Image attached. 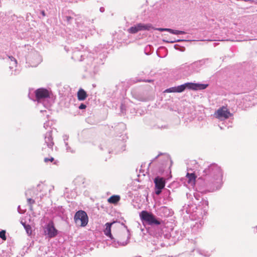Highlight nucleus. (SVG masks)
<instances>
[{
	"label": "nucleus",
	"mask_w": 257,
	"mask_h": 257,
	"mask_svg": "<svg viewBox=\"0 0 257 257\" xmlns=\"http://www.w3.org/2000/svg\"><path fill=\"white\" fill-rule=\"evenodd\" d=\"M35 95L37 101L41 102L49 97V92L46 89L39 88L36 90Z\"/></svg>",
	"instance_id": "1a4fd4ad"
},
{
	"label": "nucleus",
	"mask_w": 257,
	"mask_h": 257,
	"mask_svg": "<svg viewBox=\"0 0 257 257\" xmlns=\"http://www.w3.org/2000/svg\"><path fill=\"white\" fill-rule=\"evenodd\" d=\"M186 212L187 213H188V210H187L186 211Z\"/></svg>",
	"instance_id": "09e8293b"
},
{
	"label": "nucleus",
	"mask_w": 257,
	"mask_h": 257,
	"mask_svg": "<svg viewBox=\"0 0 257 257\" xmlns=\"http://www.w3.org/2000/svg\"><path fill=\"white\" fill-rule=\"evenodd\" d=\"M232 114L225 107L219 108L215 113L216 118L220 120L227 119L231 116Z\"/></svg>",
	"instance_id": "6e6552de"
},
{
	"label": "nucleus",
	"mask_w": 257,
	"mask_h": 257,
	"mask_svg": "<svg viewBox=\"0 0 257 257\" xmlns=\"http://www.w3.org/2000/svg\"><path fill=\"white\" fill-rule=\"evenodd\" d=\"M208 86V84H207L187 82L177 86V91L180 93L184 91L186 89L193 90H203L206 89Z\"/></svg>",
	"instance_id": "7ed1b4c3"
},
{
	"label": "nucleus",
	"mask_w": 257,
	"mask_h": 257,
	"mask_svg": "<svg viewBox=\"0 0 257 257\" xmlns=\"http://www.w3.org/2000/svg\"><path fill=\"white\" fill-rule=\"evenodd\" d=\"M89 59H90V60H90V61L91 62H92V58H90Z\"/></svg>",
	"instance_id": "c03bdc74"
},
{
	"label": "nucleus",
	"mask_w": 257,
	"mask_h": 257,
	"mask_svg": "<svg viewBox=\"0 0 257 257\" xmlns=\"http://www.w3.org/2000/svg\"><path fill=\"white\" fill-rule=\"evenodd\" d=\"M85 54L82 51L75 50L73 51L72 55V58L75 61H83L84 60Z\"/></svg>",
	"instance_id": "4468645a"
},
{
	"label": "nucleus",
	"mask_w": 257,
	"mask_h": 257,
	"mask_svg": "<svg viewBox=\"0 0 257 257\" xmlns=\"http://www.w3.org/2000/svg\"><path fill=\"white\" fill-rule=\"evenodd\" d=\"M183 209H182V211H184L185 210V206H183Z\"/></svg>",
	"instance_id": "79ce46f5"
},
{
	"label": "nucleus",
	"mask_w": 257,
	"mask_h": 257,
	"mask_svg": "<svg viewBox=\"0 0 257 257\" xmlns=\"http://www.w3.org/2000/svg\"><path fill=\"white\" fill-rule=\"evenodd\" d=\"M81 31H83L84 30L83 29H80Z\"/></svg>",
	"instance_id": "8fccbe9b"
},
{
	"label": "nucleus",
	"mask_w": 257,
	"mask_h": 257,
	"mask_svg": "<svg viewBox=\"0 0 257 257\" xmlns=\"http://www.w3.org/2000/svg\"><path fill=\"white\" fill-rule=\"evenodd\" d=\"M75 222L81 226H85L88 221L87 213L83 210H79L75 213L74 217Z\"/></svg>",
	"instance_id": "39448f33"
},
{
	"label": "nucleus",
	"mask_w": 257,
	"mask_h": 257,
	"mask_svg": "<svg viewBox=\"0 0 257 257\" xmlns=\"http://www.w3.org/2000/svg\"><path fill=\"white\" fill-rule=\"evenodd\" d=\"M104 10H105V9H104V8L103 7H101L100 8V9H99L100 12H101V13L104 12Z\"/></svg>",
	"instance_id": "f704fd0d"
},
{
	"label": "nucleus",
	"mask_w": 257,
	"mask_h": 257,
	"mask_svg": "<svg viewBox=\"0 0 257 257\" xmlns=\"http://www.w3.org/2000/svg\"><path fill=\"white\" fill-rule=\"evenodd\" d=\"M45 143L48 148L50 149L52 148L54 145V143L53 142L51 131H49L46 133L45 136Z\"/></svg>",
	"instance_id": "ddd939ff"
},
{
	"label": "nucleus",
	"mask_w": 257,
	"mask_h": 257,
	"mask_svg": "<svg viewBox=\"0 0 257 257\" xmlns=\"http://www.w3.org/2000/svg\"><path fill=\"white\" fill-rule=\"evenodd\" d=\"M169 32H170L171 34H175V35H181V34H184L185 33V32L184 31L173 30L171 29H169Z\"/></svg>",
	"instance_id": "412c9836"
},
{
	"label": "nucleus",
	"mask_w": 257,
	"mask_h": 257,
	"mask_svg": "<svg viewBox=\"0 0 257 257\" xmlns=\"http://www.w3.org/2000/svg\"><path fill=\"white\" fill-rule=\"evenodd\" d=\"M44 232L45 235H48L49 238H53L58 234V230L54 226L53 221H50L45 228Z\"/></svg>",
	"instance_id": "0eeeda50"
},
{
	"label": "nucleus",
	"mask_w": 257,
	"mask_h": 257,
	"mask_svg": "<svg viewBox=\"0 0 257 257\" xmlns=\"http://www.w3.org/2000/svg\"><path fill=\"white\" fill-rule=\"evenodd\" d=\"M204 224V221L201 219L198 222H196V224L195 226H197V227L199 228L201 227Z\"/></svg>",
	"instance_id": "a878e982"
},
{
	"label": "nucleus",
	"mask_w": 257,
	"mask_h": 257,
	"mask_svg": "<svg viewBox=\"0 0 257 257\" xmlns=\"http://www.w3.org/2000/svg\"><path fill=\"white\" fill-rule=\"evenodd\" d=\"M41 14L43 16H45V12L44 11H42L41 12Z\"/></svg>",
	"instance_id": "e433bc0d"
},
{
	"label": "nucleus",
	"mask_w": 257,
	"mask_h": 257,
	"mask_svg": "<svg viewBox=\"0 0 257 257\" xmlns=\"http://www.w3.org/2000/svg\"><path fill=\"white\" fill-rule=\"evenodd\" d=\"M205 204L206 205H208V202L207 201H205Z\"/></svg>",
	"instance_id": "ea45409f"
},
{
	"label": "nucleus",
	"mask_w": 257,
	"mask_h": 257,
	"mask_svg": "<svg viewBox=\"0 0 257 257\" xmlns=\"http://www.w3.org/2000/svg\"><path fill=\"white\" fill-rule=\"evenodd\" d=\"M87 97V93L84 89L80 88L77 92V97L79 100L83 101Z\"/></svg>",
	"instance_id": "f3484780"
},
{
	"label": "nucleus",
	"mask_w": 257,
	"mask_h": 257,
	"mask_svg": "<svg viewBox=\"0 0 257 257\" xmlns=\"http://www.w3.org/2000/svg\"><path fill=\"white\" fill-rule=\"evenodd\" d=\"M4 59H6L7 62L10 63V66L9 68L10 70H12L11 74L13 75H17L19 73V70H17L16 69L14 70H13L14 67H17V60L13 56L8 55H7V57Z\"/></svg>",
	"instance_id": "f8f14e48"
},
{
	"label": "nucleus",
	"mask_w": 257,
	"mask_h": 257,
	"mask_svg": "<svg viewBox=\"0 0 257 257\" xmlns=\"http://www.w3.org/2000/svg\"><path fill=\"white\" fill-rule=\"evenodd\" d=\"M204 175L209 178L208 185L211 186L212 190L220 188L222 184V172L220 167L215 164H210L203 171Z\"/></svg>",
	"instance_id": "f03ea898"
},
{
	"label": "nucleus",
	"mask_w": 257,
	"mask_h": 257,
	"mask_svg": "<svg viewBox=\"0 0 257 257\" xmlns=\"http://www.w3.org/2000/svg\"><path fill=\"white\" fill-rule=\"evenodd\" d=\"M186 177L188 179V183L190 184H194L196 178L195 174L194 173H187L186 174Z\"/></svg>",
	"instance_id": "6ab92c4d"
},
{
	"label": "nucleus",
	"mask_w": 257,
	"mask_h": 257,
	"mask_svg": "<svg viewBox=\"0 0 257 257\" xmlns=\"http://www.w3.org/2000/svg\"><path fill=\"white\" fill-rule=\"evenodd\" d=\"M178 46V45H175L174 46V48H175L176 49L178 50V47H177Z\"/></svg>",
	"instance_id": "4c0bfd02"
},
{
	"label": "nucleus",
	"mask_w": 257,
	"mask_h": 257,
	"mask_svg": "<svg viewBox=\"0 0 257 257\" xmlns=\"http://www.w3.org/2000/svg\"><path fill=\"white\" fill-rule=\"evenodd\" d=\"M159 155H158L157 156H156V158H157L159 157Z\"/></svg>",
	"instance_id": "49530a36"
},
{
	"label": "nucleus",
	"mask_w": 257,
	"mask_h": 257,
	"mask_svg": "<svg viewBox=\"0 0 257 257\" xmlns=\"http://www.w3.org/2000/svg\"><path fill=\"white\" fill-rule=\"evenodd\" d=\"M83 24L85 25V27H88L87 24H85V22H83Z\"/></svg>",
	"instance_id": "58836bf2"
},
{
	"label": "nucleus",
	"mask_w": 257,
	"mask_h": 257,
	"mask_svg": "<svg viewBox=\"0 0 257 257\" xmlns=\"http://www.w3.org/2000/svg\"><path fill=\"white\" fill-rule=\"evenodd\" d=\"M152 28L151 24H138L136 25L131 27L127 30L131 34H136L138 32L142 30H150Z\"/></svg>",
	"instance_id": "423d86ee"
},
{
	"label": "nucleus",
	"mask_w": 257,
	"mask_h": 257,
	"mask_svg": "<svg viewBox=\"0 0 257 257\" xmlns=\"http://www.w3.org/2000/svg\"><path fill=\"white\" fill-rule=\"evenodd\" d=\"M120 197L119 195H114L108 199V202L111 204H116L120 200Z\"/></svg>",
	"instance_id": "a211bd4d"
},
{
	"label": "nucleus",
	"mask_w": 257,
	"mask_h": 257,
	"mask_svg": "<svg viewBox=\"0 0 257 257\" xmlns=\"http://www.w3.org/2000/svg\"><path fill=\"white\" fill-rule=\"evenodd\" d=\"M65 146L66 147V150L68 152H71L73 153L75 152L74 150H73L70 147L68 146V144L67 142H65Z\"/></svg>",
	"instance_id": "b1692460"
},
{
	"label": "nucleus",
	"mask_w": 257,
	"mask_h": 257,
	"mask_svg": "<svg viewBox=\"0 0 257 257\" xmlns=\"http://www.w3.org/2000/svg\"><path fill=\"white\" fill-rule=\"evenodd\" d=\"M172 210L167 207L162 206L159 209L160 215L162 216L167 217L172 214Z\"/></svg>",
	"instance_id": "2eb2a0df"
},
{
	"label": "nucleus",
	"mask_w": 257,
	"mask_h": 257,
	"mask_svg": "<svg viewBox=\"0 0 257 257\" xmlns=\"http://www.w3.org/2000/svg\"><path fill=\"white\" fill-rule=\"evenodd\" d=\"M114 223L107 222L105 224V228L104 230V234L111 239L113 240L112 245L115 247H117L119 246H124L127 244V239L126 241H116L113 237L111 233V227Z\"/></svg>",
	"instance_id": "20e7f679"
},
{
	"label": "nucleus",
	"mask_w": 257,
	"mask_h": 257,
	"mask_svg": "<svg viewBox=\"0 0 257 257\" xmlns=\"http://www.w3.org/2000/svg\"><path fill=\"white\" fill-rule=\"evenodd\" d=\"M54 161V158L51 157L50 159H49L48 158H45L44 159V161L45 162H48V161L53 162Z\"/></svg>",
	"instance_id": "c756f323"
},
{
	"label": "nucleus",
	"mask_w": 257,
	"mask_h": 257,
	"mask_svg": "<svg viewBox=\"0 0 257 257\" xmlns=\"http://www.w3.org/2000/svg\"><path fill=\"white\" fill-rule=\"evenodd\" d=\"M165 92H177V86L176 87H170V88H169L168 89H167L165 90Z\"/></svg>",
	"instance_id": "5701e85b"
},
{
	"label": "nucleus",
	"mask_w": 257,
	"mask_h": 257,
	"mask_svg": "<svg viewBox=\"0 0 257 257\" xmlns=\"http://www.w3.org/2000/svg\"><path fill=\"white\" fill-rule=\"evenodd\" d=\"M88 65H89V67H91V64H88Z\"/></svg>",
	"instance_id": "a18cd8bd"
},
{
	"label": "nucleus",
	"mask_w": 257,
	"mask_h": 257,
	"mask_svg": "<svg viewBox=\"0 0 257 257\" xmlns=\"http://www.w3.org/2000/svg\"><path fill=\"white\" fill-rule=\"evenodd\" d=\"M49 126V122L48 121L44 123V127L47 129Z\"/></svg>",
	"instance_id": "2f4dec72"
},
{
	"label": "nucleus",
	"mask_w": 257,
	"mask_h": 257,
	"mask_svg": "<svg viewBox=\"0 0 257 257\" xmlns=\"http://www.w3.org/2000/svg\"><path fill=\"white\" fill-rule=\"evenodd\" d=\"M27 201H28V204L30 205V209H32V204H33L35 203V201L31 198H28L27 199Z\"/></svg>",
	"instance_id": "bb28decb"
},
{
	"label": "nucleus",
	"mask_w": 257,
	"mask_h": 257,
	"mask_svg": "<svg viewBox=\"0 0 257 257\" xmlns=\"http://www.w3.org/2000/svg\"><path fill=\"white\" fill-rule=\"evenodd\" d=\"M169 28H158L157 29V30L160 31V32H163V31H167L169 32Z\"/></svg>",
	"instance_id": "cd10ccee"
},
{
	"label": "nucleus",
	"mask_w": 257,
	"mask_h": 257,
	"mask_svg": "<svg viewBox=\"0 0 257 257\" xmlns=\"http://www.w3.org/2000/svg\"><path fill=\"white\" fill-rule=\"evenodd\" d=\"M192 162H193L194 164H197V163H196V161H193Z\"/></svg>",
	"instance_id": "a19ab883"
},
{
	"label": "nucleus",
	"mask_w": 257,
	"mask_h": 257,
	"mask_svg": "<svg viewBox=\"0 0 257 257\" xmlns=\"http://www.w3.org/2000/svg\"><path fill=\"white\" fill-rule=\"evenodd\" d=\"M6 233V232L4 230H2L0 231V238H1L4 240H6L7 239Z\"/></svg>",
	"instance_id": "4be33fe9"
},
{
	"label": "nucleus",
	"mask_w": 257,
	"mask_h": 257,
	"mask_svg": "<svg viewBox=\"0 0 257 257\" xmlns=\"http://www.w3.org/2000/svg\"><path fill=\"white\" fill-rule=\"evenodd\" d=\"M184 40H175V41H171V43H174V42H180V41H184Z\"/></svg>",
	"instance_id": "c9c22d12"
},
{
	"label": "nucleus",
	"mask_w": 257,
	"mask_h": 257,
	"mask_svg": "<svg viewBox=\"0 0 257 257\" xmlns=\"http://www.w3.org/2000/svg\"><path fill=\"white\" fill-rule=\"evenodd\" d=\"M18 211L19 213L20 214H23V213H24L25 211L22 210L21 209V207H20V205H19L18 207Z\"/></svg>",
	"instance_id": "7c9ffc66"
},
{
	"label": "nucleus",
	"mask_w": 257,
	"mask_h": 257,
	"mask_svg": "<svg viewBox=\"0 0 257 257\" xmlns=\"http://www.w3.org/2000/svg\"><path fill=\"white\" fill-rule=\"evenodd\" d=\"M120 124L121 125H122V126H124V124H123V123H120Z\"/></svg>",
	"instance_id": "37998d69"
},
{
	"label": "nucleus",
	"mask_w": 257,
	"mask_h": 257,
	"mask_svg": "<svg viewBox=\"0 0 257 257\" xmlns=\"http://www.w3.org/2000/svg\"><path fill=\"white\" fill-rule=\"evenodd\" d=\"M86 107V105L84 104V103H81L79 106V108L80 109H85Z\"/></svg>",
	"instance_id": "c85d7f7f"
},
{
	"label": "nucleus",
	"mask_w": 257,
	"mask_h": 257,
	"mask_svg": "<svg viewBox=\"0 0 257 257\" xmlns=\"http://www.w3.org/2000/svg\"><path fill=\"white\" fill-rule=\"evenodd\" d=\"M54 188V187L53 186H50L49 188V193L51 192V191L53 190Z\"/></svg>",
	"instance_id": "72a5a7b5"
},
{
	"label": "nucleus",
	"mask_w": 257,
	"mask_h": 257,
	"mask_svg": "<svg viewBox=\"0 0 257 257\" xmlns=\"http://www.w3.org/2000/svg\"><path fill=\"white\" fill-rule=\"evenodd\" d=\"M207 59H202L196 61L192 63L190 65L191 68L193 69L195 71H198V69L203 65H204Z\"/></svg>",
	"instance_id": "dca6fc26"
},
{
	"label": "nucleus",
	"mask_w": 257,
	"mask_h": 257,
	"mask_svg": "<svg viewBox=\"0 0 257 257\" xmlns=\"http://www.w3.org/2000/svg\"><path fill=\"white\" fill-rule=\"evenodd\" d=\"M63 138H64V143H65V142H67L66 141H67L68 139V136H67V135H65L63 137Z\"/></svg>",
	"instance_id": "473e14b6"
},
{
	"label": "nucleus",
	"mask_w": 257,
	"mask_h": 257,
	"mask_svg": "<svg viewBox=\"0 0 257 257\" xmlns=\"http://www.w3.org/2000/svg\"><path fill=\"white\" fill-rule=\"evenodd\" d=\"M154 183L155 185V193L157 195H159L165 186V180L163 178L157 177L154 180Z\"/></svg>",
	"instance_id": "9d476101"
},
{
	"label": "nucleus",
	"mask_w": 257,
	"mask_h": 257,
	"mask_svg": "<svg viewBox=\"0 0 257 257\" xmlns=\"http://www.w3.org/2000/svg\"><path fill=\"white\" fill-rule=\"evenodd\" d=\"M73 19V18L70 16H66L64 17V20L66 21L68 23H71Z\"/></svg>",
	"instance_id": "393cba45"
},
{
	"label": "nucleus",
	"mask_w": 257,
	"mask_h": 257,
	"mask_svg": "<svg viewBox=\"0 0 257 257\" xmlns=\"http://www.w3.org/2000/svg\"><path fill=\"white\" fill-rule=\"evenodd\" d=\"M29 60L32 67H37L42 61L41 56L37 52L31 54L29 56Z\"/></svg>",
	"instance_id": "9b49d317"
},
{
	"label": "nucleus",
	"mask_w": 257,
	"mask_h": 257,
	"mask_svg": "<svg viewBox=\"0 0 257 257\" xmlns=\"http://www.w3.org/2000/svg\"><path fill=\"white\" fill-rule=\"evenodd\" d=\"M21 223L24 226L28 235H30L32 232L31 226L22 221H21Z\"/></svg>",
	"instance_id": "aec40b11"
},
{
	"label": "nucleus",
	"mask_w": 257,
	"mask_h": 257,
	"mask_svg": "<svg viewBox=\"0 0 257 257\" xmlns=\"http://www.w3.org/2000/svg\"><path fill=\"white\" fill-rule=\"evenodd\" d=\"M140 217L143 223L147 224L155 230L153 235L157 238V240H154L156 248L160 246L164 247L166 245L164 239H167L170 236L168 233H165L164 229H166L164 222L162 219L157 218L152 213L146 210H143L140 213Z\"/></svg>",
	"instance_id": "f257e3e1"
},
{
	"label": "nucleus",
	"mask_w": 257,
	"mask_h": 257,
	"mask_svg": "<svg viewBox=\"0 0 257 257\" xmlns=\"http://www.w3.org/2000/svg\"><path fill=\"white\" fill-rule=\"evenodd\" d=\"M93 20H92V21L91 22V23H93Z\"/></svg>",
	"instance_id": "de8ad7c7"
}]
</instances>
